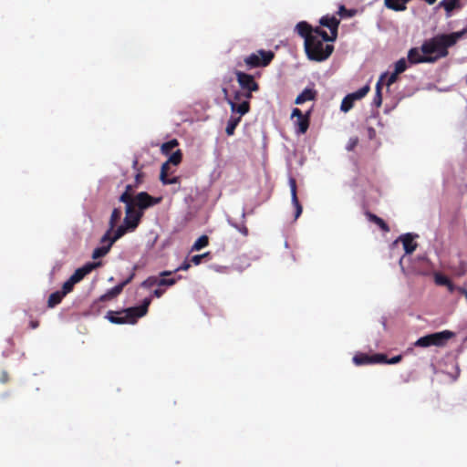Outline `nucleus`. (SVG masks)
<instances>
[{
	"label": "nucleus",
	"instance_id": "f257e3e1",
	"mask_svg": "<svg viewBox=\"0 0 467 467\" xmlns=\"http://www.w3.org/2000/svg\"><path fill=\"white\" fill-rule=\"evenodd\" d=\"M297 34L305 39V51L310 60L321 62L327 60L334 51V46L328 34L322 28L312 27L307 22L301 21L296 26Z\"/></svg>",
	"mask_w": 467,
	"mask_h": 467
},
{
	"label": "nucleus",
	"instance_id": "f03ea898",
	"mask_svg": "<svg viewBox=\"0 0 467 467\" xmlns=\"http://www.w3.org/2000/svg\"><path fill=\"white\" fill-rule=\"evenodd\" d=\"M119 202L126 205L124 223L131 228V230H135L143 216L144 210L160 203L161 198H156L146 192H141L136 195L135 200L130 199L127 194H121L119 196Z\"/></svg>",
	"mask_w": 467,
	"mask_h": 467
},
{
	"label": "nucleus",
	"instance_id": "7ed1b4c3",
	"mask_svg": "<svg viewBox=\"0 0 467 467\" xmlns=\"http://www.w3.org/2000/svg\"><path fill=\"white\" fill-rule=\"evenodd\" d=\"M466 30L454 32L451 34L438 35L429 40L424 41L420 47V51L428 57L432 59L431 63L448 55V48L456 44V42L465 34Z\"/></svg>",
	"mask_w": 467,
	"mask_h": 467
},
{
	"label": "nucleus",
	"instance_id": "20e7f679",
	"mask_svg": "<svg viewBox=\"0 0 467 467\" xmlns=\"http://www.w3.org/2000/svg\"><path fill=\"white\" fill-rule=\"evenodd\" d=\"M151 303V296L145 297L142 304L139 306L128 307L119 311L109 310L106 314V318L112 324H136L138 319L148 313V308Z\"/></svg>",
	"mask_w": 467,
	"mask_h": 467
},
{
	"label": "nucleus",
	"instance_id": "39448f33",
	"mask_svg": "<svg viewBox=\"0 0 467 467\" xmlns=\"http://www.w3.org/2000/svg\"><path fill=\"white\" fill-rule=\"evenodd\" d=\"M454 336L455 334L450 330L435 332L420 337L416 340L414 346L419 348H428L431 346L444 347Z\"/></svg>",
	"mask_w": 467,
	"mask_h": 467
},
{
	"label": "nucleus",
	"instance_id": "423d86ee",
	"mask_svg": "<svg viewBox=\"0 0 467 467\" xmlns=\"http://www.w3.org/2000/svg\"><path fill=\"white\" fill-rule=\"evenodd\" d=\"M274 57L275 53L273 51L260 49L245 57L244 58V62L247 69H252L255 67H264L268 66L272 62Z\"/></svg>",
	"mask_w": 467,
	"mask_h": 467
},
{
	"label": "nucleus",
	"instance_id": "0eeeda50",
	"mask_svg": "<svg viewBox=\"0 0 467 467\" xmlns=\"http://www.w3.org/2000/svg\"><path fill=\"white\" fill-rule=\"evenodd\" d=\"M171 271H162L160 274V276L161 278H159L157 276H149L147 279H145L141 284L140 286L143 288H150L154 285L158 286H171L176 284L178 278H165V276L171 275Z\"/></svg>",
	"mask_w": 467,
	"mask_h": 467
},
{
	"label": "nucleus",
	"instance_id": "6e6552de",
	"mask_svg": "<svg viewBox=\"0 0 467 467\" xmlns=\"http://www.w3.org/2000/svg\"><path fill=\"white\" fill-rule=\"evenodd\" d=\"M234 75L242 90L258 91L259 84L254 80V76L240 70H235Z\"/></svg>",
	"mask_w": 467,
	"mask_h": 467
},
{
	"label": "nucleus",
	"instance_id": "1a4fd4ad",
	"mask_svg": "<svg viewBox=\"0 0 467 467\" xmlns=\"http://www.w3.org/2000/svg\"><path fill=\"white\" fill-rule=\"evenodd\" d=\"M136 269H137V266H134L131 274L124 281H122L116 286L110 288L109 290H108L104 295L100 296L99 301H101V302L109 301V300L116 298L119 295H120L121 292L123 291V288L127 285H129L135 277Z\"/></svg>",
	"mask_w": 467,
	"mask_h": 467
},
{
	"label": "nucleus",
	"instance_id": "9d476101",
	"mask_svg": "<svg viewBox=\"0 0 467 467\" xmlns=\"http://www.w3.org/2000/svg\"><path fill=\"white\" fill-rule=\"evenodd\" d=\"M254 91L243 90L244 100L241 103H234V101H229V106L232 113H237L241 116L245 115L250 111V100L253 98Z\"/></svg>",
	"mask_w": 467,
	"mask_h": 467
},
{
	"label": "nucleus",
	"instance_id": "9b49d317",
	"mask_svg": "<svg viewBox=\"0 0 467 467\" xmlns=\"http://www.w3.org/2000/svg\"><path fill=\"white\" fill-rule=\"evenodd\" d=\"M291 117L296 118V125L297 127V132L300 134L306 133L309 128L310 111L303 114V112L298 108H295L292 110Z\"/></svg>",
	"mask_w": 467,
	"mask_h": 467
},
{
	"label": "nucleus",
	"instance_id": "f8f14e48",
	"mask_svg": "<svg viewBox=\"0 0 467 467\" xmlns=\"http://www.w3.org/2000/svg\"><path fill=\"white\" fill-rule=\"evenodd\" d=\"M129 231L132 230L125 223H123L122 225H119L116 230H110V228H109L101 237L100 244H105L107 241H109L110 244H114Z\"/></svg>",
	"mask_w": 467,
	"mask_h": 467
},
{
	"label": "nucleus",
	"instance_id": "ddd939ff",
	"mask_svg": "<svg viewBox=\"0 0 467 467\" xmlns=\"http://www.w3.org/2000/svg\"><path fill=\"white\" fill-rule=\"evenodd\" d=\"M319 24L329 29L330 35H328V36L330 37V41H335L337 37L339 20L334 16H325L320 18Z\"/></svg>",
	"mask_w": 467,
	"mask_h": 467
},
{
	"label": "nucleus",
	"instance_id": "4468645a",
	"mask_svg": "<svg viewBox=\"0 0 467 467\" xmlns=\"http://www.w3.org/2000/svg\"><path fill=\"white\" fill-rule=\"evenodd\" d=\"M290 191H291V201L292 204L294 205L296 212H295V220L299 218L303 212V207L297 198V186H296V181L295 178L290 177L288 180Z\"/></svg>",
	"mask_w": 467,
	"mask_h": 467
},
{
	"label": "nucleus",
	"instance_id": "2eb2a0df",
	"mask_svg": "<svg viewBox=\"0 0 467 467\" xmlns=\"http://www.w3.org/2000/svg\"><path fill=\"white\" fill-rule=\"evenodd\" d=\"M101 262L87 263L82 267L78 268L70 276L76 283L80 282L87 275L92 272L95 268L100 266Z\"/></svg>",
	"mask_w": 467,
	"mask_h": 467
},
{
	"label": "nucleus",
	"instance_id": "dca6fc26",
	"mask_svg": "<svg viewBox=\"0 0 467 467\" xmlns=\"http://www.w3.org/2000/svg\"><path fill=\"white\" fill-rule=\"evenodd\" d=\"M427 57L423 53L420 54L417 47L410 48L408 53V59L411 64L431 63L432 59Z\"/></svg>",
	"mask_w": 467,
	"mask_h": 467
},
{
	"label": "nucleus",
	"instance_id": "f3484780",
	"mask_svg": "<svg viewBox=\"0 0 467 467\" xmlns=\"http://www.w3.org/2000/svg\"><path fill=\"white\" fill-rule=\"evenodd\" d=\"M400 240L402 242L405 253L408 254H412L418 246L417 243L414 242V236L411 234L401 235Z\"/></svg>",
	"mask_w": 467,
	"mask_h": 467
},
{
	"label": "nucleus",
	"instance_id": "a211bd4d",
	"mask_svg": "<svg viewBox=\"0 0 467 467\" xmlns=\"http://www.w3.org/2000/svg\"><path fill=\"white\" fill-rule=\"evenodd\" d=\"M387 77V72L381 74L377 84H376V92L373 98V105L377 108H379L382 104V87H383V79Z\"/></svg>",
	"mask_w": 467,
	"mask_h": 467
},
{
	"label": "nucleus",
	"instance_id": "6ab92c4d",
	"mask_svg": "<svg viewBox=\"0 0 467 467\" xmlns=\"http://www.w3.org/2000/svg\"><path fill=\"white\" fill-rule=\"evenodd\" d=\"M317 91L313 88H305L296 99L295 103L301 105L306 101L315 100Z\"/></svg>",
	"mask_w": 467,
	"mask_h": 467
},
{
	"label": "nucleus",
	"instance_id": "aec40b11",
	"mask_svg": "<svg viewBox=\"0 0 467 467\" xmlns=\"http://www.w3.org/2000/svg\"><path fill=\"white\" fill-rule=\"evenodd\" d=\"M365 214L369 222L377 224L383 232H386V233L389 232V227L383 219H381L380 217L377 216L376 214H374L370 212H366Z\"/></svg>",
	"mask_w": 467,
	"mask_h": 467
},
{
	"label": "nucleus",
	"instance_id": "412c9836",
	"mask_svg": "<svg viewBox=\"0 0 467 467\" xmlns=\"http://www.w3.org/2000/svg\"><path fill=\"white\" fill-rule=\"evenodd\" d=\"M410 0H385V5L394 11H404L407 6L406 4Z\"/></svg>",
	"mask_w": 467,
	"mask_h": 467
},
{
	"label": "nucleus",
	"instance_id": "4be33fe9",
	"mask_svg": "<svg viewBox=\"0 0 467 467\" xmlns=\"http://www.w3.org/2000/svg\"><path fill=\"white\" fill-rule=\"evenodd\" d=\"M242 117L243 116H241V115L236 117L234 114L230 117V119L227 121L226 128H225V132L228 136H232L234 134V130H235L236 127L239 125V123L242 119Z\"/></svg>",
	"mask_w": 467,
	"mask_h": 467
},
{
	"label": "nucleus",
	"instance_id": "5701e85b",
	"mask_svg": "<svg viewBox=\"0 0 467 467\" xmlns=\"http://www.w3.org/2000/svg\"><path fill=\"white\" fill-rule=\"evenodd\" d=\"M112 244L109 241H107L105 244H102V246L95 248L92 253V258L99 259L105 256L109 252Z\"/></svg>",
	"mask_w": 467,
	"mask_h": 467
},
{
	"label": "nucleus",
	"instance_id": "b1692460",
	"mask_svg": "<svg viewBox=\"0 0 467 467\" xmlns=\"http://www.w3.org/2000/svg\"><path fill=\"white\" fill-rule=\"evenodd\" d=\"M434 281L438 285L447 286L448 289L452 292L454 285L450 278L442 274L437 273L434 275Z\"/></svg>",
	"mask_w": 467,
	"mask_h": 467
},
{
	"label": "nucleus",
	"instance_id": "393cba45",
	"mask_svg": "<svg viewBox=\"0 0 467 467\" xmlns=\"http://www.w3.org/2000/svg\"><path fill=\"white\" fill-rule=\"evenodd\" d=\"M372 360V355H368L366 353H358L353 357V362L357 366L373 364Z\"/></svg>",
	"mask_w": 467,
	"mask_h": 467
},
{
	"label": "nucleus",
	"instance_id": "a878e982",
	"mask_svg": "<svg viewBox=\"0 0 467 467\" xmlns=\"http://www.w3.org/2000/svg\"><path fill=\"white\" fill-rule=\"evenodd\" d=\"M64 296L65 293H62L61 291H56L52 293L47 299V306L49 308L55 307L56 306L61 303Z\"/></svg>",
	"mask_w": 467,
	"mask_h": 467
},
{
	"label": "nucleus",
	"instance_id": "bb28decb",
	"mask_svg": "<svg viewBox=\"0 0 467 467\" xmlns=\"http://www.w3.org/2000/svg\"><path fill=\"white\" fill-rule=\"evenodd\" d=\"M121 214H122V213H121L120 208L113 209L111 215H110L109 222V228H110V230L115 229L117 223H119V221L121 218Z\"/></svg>",
	"mask_w": 467,
	"mask_h": 467
},
{
	"label": "nucleus",
	"instance_id": "cd10ccee",
	"mask_svg": "<svg viewBox=\"0 0 467 467\" xmlns=\"http://www.w3.org/2000/svg\"><path fill=\"white\" fill-rule=\"evenodd\" d=\"M223 93L225 100L227 101L228 104H229V101H234V103H241L244 100L243 91H241V90L234 91L233 99L228 97L227 88H223Z\"/></svg>",
	"mask_w": 467,
	"mask_h": 467
},
{
	"label": "nucleus",
	"instance_id": "c85d7f7f",
	"mask_svg": "<svg viewBox=\"0 0 467 467\" xmlns=\"http://www.w3.org/2000/svg\"><path fill=\"white\" fill-rule=\"evenodd\" d=\"M178 145L179 142L176 139L164 142L161 147V153L164 155H169L171 152V150Z\"/></svg>",
	"mask_w": 467,
	"mask_h": 467
},
{
	"label": "nucleus",
	"instance_id": "c756f323",
	"mask_svg": "<svg viewBox=\"0 0 467 467\" xmlns=\"http://www.w3.org/2000/svg\"><path fill=\"white\" fill-rule=\"evenodd\" d=\"M209 244V238L207 235L200 236L192 246V251H199Z\"/></svg>",
	"mask_w": 467,
	"mask_h": 467
},
{
	"label": "nucleus",
	"instance_id": "7c9ffc66",
	"mask_svg": "<svg viewBox=\"0 0 467 467\" xmlns=\"http://www.w3.org/2000/svg\"><path fill=\"white\" fill-rule=\"evenodd\" d=\"M460 0H442L440 5L442 6L447 13H451L456 7H459Z\"/></svg>",
	"mask_w": 467,
	"mask_h": 467
},
{
	"label": "nucleus",
	"instance_id": "2f4dec72",
	"mask_svg": "<svg viewBox=\"0 0 467 467\" xmlns=\"http://www.w3.org/2000/svg\"><path fill=\"white\" fill-rule=\"evenodd\" d=\"M354 103H355V101L353 100L352 97L349 94H348L342 99V102H341V105H340L341 111H343V112L349 111L353 108Z\"/></svg>",
	"mask_w": 467,
	"mask_h": 467
},
{
	"label": "nucleus",
	"instance_id": "473e14b6",
	"mask_svg": "<svg viewBox=\"0 0 467 467\" xmlns=\"http://www.w3.org/2000/svg\"><path fill=\"white\" fill-rule=\"evenodd\" d=\"M369 89H370L369 86L365 85L358 90H357L353 93H350L349 95L352 97L353 100L356 101V100H358V99H361L362 98H364L368 93Z\"/></svg>",
	"mask_w": 467,
	"mask_h": 467
},
{
	"label": "nucleus",
	"instance_id": "72a5a7b5",
	"mask_svg": "<svg viewBox=\"0 0 467 467\" xmlns=\"http://www.w3.org/2000/svg\"><path fill=\"white\" fill-rule=\"evenodd\" d=\"M369 89H370L369 86L365 85L358 90H357L353 93H350L349 95L352 97L353 100L356 101V100H358V99H361L362 98H364L368 93Z\"/></svg>",
	"mask_w": 467,
	"mask_h": 467
},
{
	"label": "nucleus",
	"instance_id": "f704fd0d",
	"mask_svg": "<svg viewBox=\"0 0 467 467\" xmlns=\"http://www.w3.org/2000/svg\"><path fill=\"white\" fill-rule=\"evenodd\" d=\"M182 150H177L175 152H173L169 160L167 161H169V163L171 164H173V165H178L182 162Z\"/></svg>",
	"mask_w": 467,
	"mask_h": 467
},
{
	"label": "nucleus",
	"instance_id": "c9c22d12",
	"mask_svg": "<svg viewBox=\"0 0 467 467\" xmlns=\"http://www.w3.org/2000/svg\"><path fill=\"white\" fill-rule=\"evenodd\" d=\"M77 283L73 280V278L69 277L62 285V290L61 292L62 293H65V296L67 295L68 293H70L73 288H74V285H76Z\"/></svg>",
	"mask_w": 467,
	"mask_h": 467
},
{
	"label": "nucleus",
	"instance_id": "e433bc0d",
	"mask_svg": "<svg viewBox=\"0 0 467 467\" xmlns=\"http://www.w3.org/2000/svg\"><path fill=\"white\" fill-rule=\"evenodd\" d=\"M407 69V62L405 58H400L395 63L394 72L398 75L403 73Z\"/></svg>",
	"mask_w": 467,
	"mask_h": 467
},
{
	"label": "nucleus",
	"instance_id": "4c0bfd02",
	"mask_svg": "<svg viewBox=\"0 0 467 467\" xmlns=\"http://www.w3.org/2000/svg\"><path fill=\"white\" fill-rule=\"evenodd\" d=\"M372 362L373 364H376V363H386L388 364V357L387 355L385 354H382V353H377V354H373L372 355Z\"/></svg>",
	"mask_w": 467,
	"mask_h": 467
},
{
	"label": "nucleus",
	"instance_id": "58836bf2",
	"mask_svg": "<svg viewBox=\"0 0 467 467\" xmlns=\"http://www.w3.org/2000/svg\"><path fill=\"white\" fill-rule=\"evenodd\" d=\"M398 74L393 72L389 76L387 74V77L383 79V85H386L388 88H389L392 84H394L398 79Z\"/></svg>",
	"mask_w": 467,
	"mask_h": 467
},
{
	"label": "nucleus",
	"instance_id": "ea45409f",
	"mask_svg": "<svg viewBox=\"0 0 467 467\" xmlns=\"http://www.w3.org/2000/svg\"><path fill=\"white\" fill-rule=\"evenodd\" d=\"M170 170V163L169 161H165L161 168V174H160V180L161 182L165 180L166 177H168V171Z\"/></svg>",
	"mask_w": 467,
	"mask_h": 467
},
{
	"label": "nucleus",
	"instance_id": "a19ab883",
	"mask_svg": "<svg viewBox=\"0 0 467 467\" xmlns=\"http://www.w3.org/2000/svg\"><path fill=\"white\" fill-rule=\"evenodd\" d=\"M210 255V253L207 252V253H204L202 254H196V255H193L192 258H191V262L195 265H198L202 263V259L203 258H206Z\"/></svg>",
	"mask_w": 467,
	"mask_h": 467
},
{
	"label": "nucleus",
	"instance_id": "79ce46f5",
	"mask_svg": "<svg viewBox=\"0 0 467 467\" xmlns=\"http://www.w3.org/2000/svg\"><path fill=\"white\" fill-rule=\"evenodd\" d=\"M161 182L164 184V185H167V184H177V183H180V177L179 176H174L172 178H169L166 177L165 180L161 181Z\"/></svg>",
	"mask_w": 467,
	"mask_h": 467
},
{
	"label": "nucleus",
	"instance_id": "37998d69",
	"mask_svg": "<svg viewBox=\"0 0 467 467\" xmlns=\"http://www.w3.org/2000/svg\"><path fill=\"white\" fill-rule=\"evenodd\" d=\"M358 137L350 138L349 140H348V143L347 145V150H354V148L358 145Z\"/></svg>",
	"mask_w": 467,
	"mask_h": 467
},
{
	"label": "nucleus",
	"instance_id": "c03bdc74",
	"mask_svg": "<svg viewBox=\"0 0 467 467\" xmlns=\"http://www.w3.org/2000/svg\"><path fill=\"white\" fill-rule=\"evenodd\" d=\"M338 15L340 16H351L352 11L347 9L345 5H340L338 9Z\"/></svg>",
	"mask_w": 467,
	"mask_h": 467
},
{
	"label": "nucleus",
	"instance_id": "a18cd8bd",
	"mask_svg": "<svg viewBox=\"0 0 467 467\" xmlns=\"http://www.w3.org/2000/svg\"><path fill=\"white\" fill-rule=\"evenodd\" d=\"M122 194H127L130 199H136V195H133V186L130 184L126 186V189Z\"/></svg>",
	"mask_w": 467,
	"mask_h": 467
},
{
	"label": "nucleus",
	"instance_id": "49530a36",
	"mask_svg": "<svg viewBox=\"0 0 467 467\" xmlns=\"http://www.w3.org/2000/svg\"><path fill=\"white\" fill-rule=\"evenodd\" d=\"M401 360H402V356L398 355V356H395V357L388 359V364H397V363L400 362Z\"/></svg>",
	"mask_w": 467,
	"mask_h": 467
},
{
	"label": "nucleus",
	"instance_id": "de8ad7c7",
	"mask_svg": "<svg viewBox=\"0 0 467 467\" xmlns=\"http://www.w3.org/2000/svg\"><path fill=\"white\" fill-rule=\"evenodd\" d=\"M8 380H9L8 373L5 370L2 371L0 374V382L5 384V383L8 382Z\"/></svg>",
	"mask_w": 467,
	"mask_h": 467
},
{
	"label": "nucleus",
	"instance_id": "09e8293b",
	"mask_svg": "<svg viewBox=\"0 0 467 467\" xmlns=\"http://www.w3.org/2000/svg\"><path fill=\"white\" fill-rule=\"evenodd\" d=\"M165 293V290L164 289H161V288H157L155 289L153 292H152V296L154 297H157V298H160L163 296V294Z\"/></svg>",
	"mask_w": 467,
	"mask_h": 467
},
{
	"label": "nucleus",
	"instance_id": "8fccbe9b",
	"mask_svg": "<svg viewBox=\"0 0 467 467\" xmlns=\"http://www.w3.org/2000/svg\"><path fill=\"white\" fill-rule=\"evenodd\" d=\"M191 267V264L187 261L183 262L177 269L176 271H186Z\"/></svg>",
	"mask_w": 467,
	"mask_h": 467
},
{
	"label": "nucleus",
	"instance_id": "3c124183",
	"mask_svg": "<svg viewBox=\"0 0 467 467\" xmlns=\"http://www.w3.org/2000/svg\"><path fill=\"white\" fill-rule=\"evenodd\" d=\"M236 228L238 229V231L240 233H242L244 236L248 235V228L244 225V224H242L240 226H236Z\"/></svg>",
	"mask_w": 467,
	"mask_h": 467
},
{
	"label": "nucleus",
	"instance_id": "603ef678",
	"mask_svg": "<svg viewBox=\"0 0 467 467\" xmlns=\"http://www.w3.org/2000/svg\"><path fill=\"white\" fill-rule=\"evenodd\" d=\"M368 138L370 140L374 139V137L376 136V130L372 127H369L368 129Z\"/></svg>",
	"mask_w": 467,
	"mask_h": 467
},
{
	"label": "nucleus",
	"instance_id": "864d4df0",
	"mask_svg": "<svg viewBox=\"0 0 467 467\" xmlns=\"http://www.w3.org/2000/svg\"><path fill=\"white\" fill-rule=\"evenodd\" d=\"M141 176H142V174H141L140 172H138V173L136 174V183H137V184H139V183H140V182H141Z\"/></svg>",
	"mask_w": 467,
	"mask_h": 467
},
{
	"label": "nucleus",
	"instance_id": "5fc2aeb1",
	"mask_svg": "<svg viewBox=\"0 0 467 467\" xmlns=\"http://www.w3.org/2000/svg\"><path fill=\"white\" fill-rule=\"evenodd\" d=\"M38 326H39L38 321H31V322H30V327H31L32 328H36Z\"/></svg>",
	"mask_w": 467,
	"mask_h": 467
},
{
	"label": "nucleus",
	"instance_id": "6e6d98bb",
	"mask_svg": "<svg viewBox=\"0 0 467 467\" xmlns=\"http://www.w3.org/2000/svg\"><path fill=\"white\" fill-rule=\"evenodd\" d=\"M138 165H139V161L136 159V160L133 161V163H132L133 169L136 170V171H139Z\"/></svg>",
	"mask_w": 467,
	"mask_h": 467
}]
</instances>
